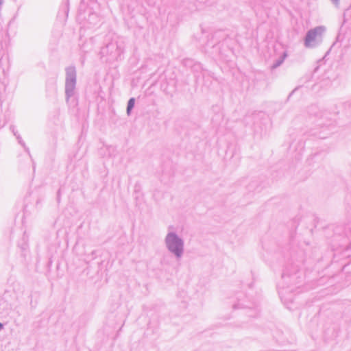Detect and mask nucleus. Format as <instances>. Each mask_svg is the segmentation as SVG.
I'll return each instance as SVG.
<instances>
[{
  "label": "nucleus",
  "instance_id": "1",
  "mask_svg": "<svg viewBox=\"0 0 351 351\" xmlns=\"http://www.w3.org/2000/svg\"><path fill=\"white\" fill-rule=\"evenodd\" d=\"M167 246L170 250L173 252L176 255L180 256L182 250V243L178 237L173 234H168L166 238Z\"/></svg>",
  "mask_w": 351,
  "mask_h": 351
},
{
  "label": "nucleus",
  "instance_id": "2",
  "mask_svg": "<svg viewBox=\"0 0 351 351\" xmlns=\"http://www.w3.org/2000/svg\"><path fill=\"white\" fill-rule=\"evenodd\" d=\"M320 30H321L320 29H315L310 31L308 33V34L306 36V45H309L311 41H313L317 37V36L319 34Z\"/></svg>",
  "mask_w": 351,
  "mask_h": 351
},
{
  "label": "nucleus",
  "instance_id": "3",
  "mask_svg": "<svg viewBox=\"0 0 351 351\" xmlns=\"http://www.w3.org/2000/svg\"><path fill=\"white\" fill-rule=\"evenodd\" d=\"M134 106V99L131 98L128 101V108H127L128 114L130 113V110L132 109Z\"/></svg>",
  "mask_w": 351,
  "mask_h": 351
},
{
  "label": "nucleus",
  "instance_id": "4",
  "mask_svg": "<svg viewBox=\"0 0 351 351\" xmlns=\"http://www.w3.org/2000/svg\"><path fill=\"white\" fill-rule=\"evenodd\" d=\"M3 325L0 323V330L2 328Z\"/></svg>",
  "mask_w": 351,
  "mask_h": 351
}]
</instances>
